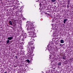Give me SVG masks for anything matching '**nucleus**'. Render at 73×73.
Segmentation results:
<instances>
[{"mask_svg": "<svg viewBox=\"0 0 73 73\" xmlns=\"http://www.w3.org/2000/svg\"><path fill=\"white\" fill-rule=\"evenodd\" d=\"M27 48L28 50H30L31 53L32 54L33 52V49H35V46L33 45V40L32 38L30 39Z\"/></svg>", "mask_w": 73, "mask_h": 73, "instance_id": "f257e3e1", "label": "nucleus"}, {"mask_svg": "<svg viewBox=\"0 0 73 73\" xmlns=\"http://www.w3.org/2000/svg\"><path fill=\"white\" fill-rule=\"evenodd\" d=\"M26 27H28L27 30L28 31L29 33H33V30H35V29L33 27L32 25H31V23L30 22L27 23Z\"/></svg>", "mask_w": 73, "mask_h": 73, "instance_id": "f03ea898", "label": "nucleus"}, {"mask_svg": "<svg viewBox=\"0 0 73 73\" xmlns=\"http://www.w3.org/2000/svg\"><path fill=\"white\" fill-rule=\"evenodd\" d=\"M47 48H48V49L49 50V52H50L51 54H50V57H49V58H51V57H52V54H54V51L52 50V46H50V45H48L47 46Z\"/></svg>", "mask_w": 73, "mask_h": 73, "instance_id": "7ed1b4c3", "label": "nucleus"}, {"mask_svg": "<svg viewBox=\"0 0 73 73\" xmlns=\"http://www.w3.org/2000/svg\"><path fill=\"white\" fill-rule=\"evenodd\" d=\"M33 33V34L32 36V37H34H34H37V36H36V34L34 33V32H33V33Z\"/></svg>", "mask_w": 73, "mask_h": 73, "instance_id": "20e7f679", "label": "nucleus"}, {"mask_svg": "<svg viewBox=\"0 0 73 73\" xmlns=\"http://www.w3.org/2000/svg\"><path fill=\"white\" fill-rule=\"evenodd\" d=\"M13 37L11 36V37H10L7 38V40H11L13 39Z\"/></svg>", "mask_w": 73, "mask_h": 73, "instance_id": "39448f33", "label": "nucleus"}, {"mask_svg": "<svg viewBox=\"0 0 73 73\" xmlns=\"http://www.w3.org/2000/svg\"><path fill=\"white\" fill-rule=\"evenodd\" d=\"M27 54L28 55V56H29V55H30V54H31V55H32V54H31V52H30H30H28L27 53Z\"/></svg>", "mask_w": 73, "mask_h": 73, "instance_id": "423d86ee", "label": "nucleus"}, {"mask_svg": "<svg viewBox=\"0 0 73 73\" xmlns=\"http://www.w3.org/2000/svg\"><path fill=\"white\" fill-rule=\"evenodd\" d=\"M60 42L61 43V44H63L64 42V41L62 39L60 41Z\"/></svg>", "mask_w": 73, "mask_h": 73, "instance_id": "0eeeda50", "label": "nucleus"}, {"mask_svg": "<svg viewBox=\"0 0 73 73\" xmlns=\"http://www.w3.org/2000/svg\"><path fill=\"white\" fill-rule=\"evenodd\" d=\"M9 23H10V25H12V21H9Z\"/></svg>", "mask_w": 73, "mask_h": 73, "instance_id": "6e6552de", "label": "nucleus"}, {"mask_svg": "<svg viewBox=\"0 0 73 73\" xmlns=\"http://www.w3.org/2000/svg\"><path fill=\"white\" fill-rule=\"evenodd\" d=\"M67 21V19H64V24H65V23H66V21Z\"/></svg>", "mask_w": 73, "mask_h": 73, "instance_id": "1a4fd4ad", "label": "nucleus"}, {"mask_svg": "<svg viewBox=\"0 0 73 73\" xmlns=\"http://www.w3.org/2000/svg\"><path fill=\"white\" fill-rule=\"evenodd\" d=\"M9 40H7L6 42V44H9Z\"/></svg>", "mask_w": 73, "mask_h": 73, "instance_id": "9d476101", "label": "nucleus"}, {"mask_svg": "<svg viewBox=\"0 0 73 73\" xmlns=\"http://www.w3.org/2000/svg\"><path fill=\"white\" fill-rule=\"evenodd\" d=\"M27 62H28V63H30V61L28 59H27Z\"/></svg>", "mask_w": 73, "mask_h": 73, "instance_id": "9b49d317", "label": "nucleus"}, {"mask_svg": "<svg viewBox=\"0 0 73 73\" xmlns=\"http://www.w3.org/2000/svg\"><path fill=\"white\" fill-rule=\"evenodd\" d=\"M58 65H61V62H59L58 64Z\"/></svg>", "mask_w": 73, "mask_h": 73, "instance_id": "f8f14e48", "label": "nucleus"}, {"mask_svg": "<svg viewBox=\"0 0 73 73\" xmlns=\"http://www.w3.org/2000/svg\"><path fill=\"white\" fill-rule=\"evenodd\" d=\"M22 19L23 21L26 20V18H25L24 17L22 18Z\"/></svg>", "mask_w": 73, "mask_h": 73, "instance_id": "ddd939ff", "label": "nucleus"}, {"mask_svg": "<svg viewBox=\"0 0 73 73\" xmlns=\"http://www.w3.org/2000/svg\"><path fill=\"white\" fill-rule=\"evenodd\" d=\"M51 1L54 2L56 1V0H51Z\"/></svg>", "mask_w": 73, "mask_h": 73, "instance_id": "4468645a", "label": "nucleus"}, {"mask_svg": "<svg viewBox=\"0 0 73 73\" xmlns=\"http://www.w3.org/2000/svg\"><path fill=\"white\" fill-rule=\"evenodd\" d=\"M27 35V33H25L24 34V35L25 36H26Z\"/></svg>", "mask_w": 73, "mask_h": 73, "instance_id": "2eb2a0df", "label": "nucleus"}, {"mask_svg": "<svg viewBox=\"0 0 73 73\" xmlns=\"http://www.w3.org/2000/svg\"><path fill=\"white\" fill-rule=\"evenodd\" d=\"M62 58L63 60H65V58L64 57V56L62 57Z\"/></svg>", "mask_w": 73, "mask_h": 73, "instance_id": "dca6fc26", "label": "nucleus"}, {"mask_svg": "<svg viewBox=\"0 0 73 73\" xmlns=\"http://www.w3.org/2000/svg\"><path fill=\"white\" fill-rule=\"evenodd\" d=\"M60 46H62V44H61V43H59Z\"/></svg>", "mask_w": 73, "mask_h": 73, "instance_id": "f3484780", "label": "nucleus"}, {"mask_svg": "<svg viewBox=\"0 0 73 73\" xmlns=\"http://www.w3.org/2000/svg\"><path fill=\"white\" fill-rule=\"evenodd\" d=\"M39 5H40V7H41V3H40Z\"/></svg>", "mask_w": 73, "mask_h": 73, "instance_id": "a211bd4d", "label": "nucleus"}, {"mask_svg": "<svg viewBox=\"0 0 73 73\" xmlns=\"http://www.w3.org/2000/svg\"><path fill=\"white\" fill-rule=\"evenodd\" d=\"M67 8H69V5H68L67 6Z\"/></svg>", "mask_w": 73, "mask_h": 73, "instance_id": "6ab92c4d", "label": "nucleus"}, {"mask_svg": "<svg viewBox=\"0 0 73 73\" xmlns=\"http://www.w3.org/2000/svg\"><path fill=\"white\" fill-rule=\"evenodd\" d=\"M5 73H7V72H5Z\"/></svg>", "mask_w": 73, "mask_h": 73, "instance_id": "aec40b11", "label": "nucleus"}, {"mask_svg": "<svg viewBox=\"0 0 73 73\" xmlns=\"http://www.w3.org/2000/svg\"><path fill=\"white\" fill-rule=\"evenodd\" d=\"M17 56H16V57H17Z\"/></svg>", "mask_w": 73, "mask_h": 73, "instance_id": "412c9836", "label": "nucleus"}]
</instances>
